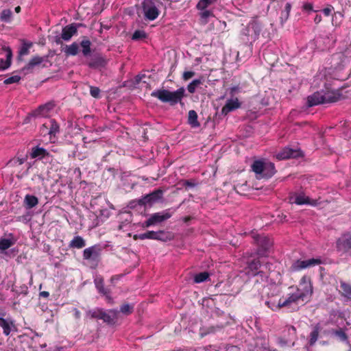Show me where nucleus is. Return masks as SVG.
Segmentation results:
<instances>
[{"instance_id":"f257e3e1","label":"nucleus","mask_w":351,"mask_h":351,"mask_svg":"<svg viewBox=\"0 0 351 351\" xmlns=\"http://www.w3.org/2000/svg\"><path fill=\"white\" fill-rule=\"evenodd\" d=\"M185 90L181 87L176 91L171 92L166 89H159L153 91L151 96L158 98L162 102L169 103L171 105H175L181 102L184 96Z\"/></svg>"},{"instance_id":"f03ea898","label":"nucleus","mask_w":351,"mask_h":351,"mask_svg":"<svg viewBox=\"0 0 351 351\" xmlns=\"http://www.w3.org/2000/svg\"><path fill=\"white\" fill-rule=\"evenodd\" d=\"M252 169L258 179L269 178L276 173L274 164L262 160H255L252 165Z\"/></svg>"},{"instance_id":"7ed1b4c3","label":"nucleus","mask_w":351,"mask_h":351,"mask_svg":"<svg viewBox=\"0 0 351 351\" xmlns=\"http://www.w3.org/2000/svg\"><path fill=\"white\" fill-rule=\"evenodd\" d=\"M134 239H154V240H158L161 241H168L173 239V234L171 232H165L164 230H159L157 232L154 231H148L147 232L136 234L134 236Z\"/></svg>"},{"instance_id":"20e7f679","label":"nucleus","mask_w":351,"mask_h":351,"mask_svg":"<svg viewBox=\"0 0 351 351\" xmlns=\"http://www.w3.org/2000/svg\"><path fill=\"white\" fill-rule=\"evenodd\" d=\"M313 291L311 288L310 289L309 292L307 291L304 293L301 291L300 289H298L296 292L289 295L287 298H286L284 301L281 300L277 304L276 308H281L282 307L289 306L293 303H297L299 300H304V298L306 296L308 293L311 295Z\"/></svg>"},{"instance_id":"39448f33","label":"nucleus","mask_w":351,"mask_h":351,"mask_svg":"<svg viewBox=\"0 0 351 351\" xmlns=\"http://www.w3.org/2000/svg\"><path fill=\"white\" fill-rule=\"evenodd\" d=\"M156 0H143L142 8L145 18L154 21L159 15V10L155 3Z\"/></svg>"},{"instance_id":"423d86ee","label":"nucleus","mask_w":351,"mask_h":351,"mask_svg":"<svg viewBox=\"0 0 351 351\" xmlns=\"http://www.w3.org/2000/svg\"><path fill=\"white\" fill-rule=\"evenodd\" d=\"M254 239L258 246L257 254L261 256H267L268 250L272 245V241L265 235H256Z\"/></svg>"},{"instance_id":"0eeeda50","label":"nucleus","mask_w":351,"mask_h":351,"mask_svg":"<svg viewBox=\"0 0 351 351\" xmlns=\"http://www.w3.org/2000/svg\"><path fill=\"white\" fill-rule=\"evenodd\" d=\"M162 195L163 191L158 189L138 199V204L140 206H152L154 203L162 199Z\"/></svg>"},{"instance_id":"6e6552de","label":"nucleus","mask_w":351,"mask_h":351,"mask_svg":"<svg viewBox=\"0 0 351 351\" xmlns=\"http://www.w3.org/2000/svg\"><path fill=\"white\" fill-rule=\"evenodd\" d=\"M338 252L351 255V232L342 234L336 243Z\"/></svg>"},{"instance_id":"1a4fd4ad","label":"nucleus","mask_w":351,"mask_h":351,"mask_svg":"<svg viewBox=\"0 0 351 351\" xmlns=\"http://www.w3.org/2000/svg\"><path fill=\"white\" fill-rule=\"evenodd\" d=\"M289 200L291 204H296L298 205L306 204L316 206L317 204V200L311 199L303 193H295L291 194L289 196Z\"/></svg>"},{"instance_id":"9d476101","label":"nucleus","mask_w":351,"mask_h":351,"mask_svg":"<svg viewBox=\"0 0 351 351\" xmlns=\"http://www.w3.org/2000/svg\"><path fill=\"white\" fill-rule=\"evenodd\" d=\"M262 30V25L258 21H252L248 24L245 29L243 34L250 37L252 40H255L258 38Z\"/></svg>"},{"instance_id":"9b49d317","label":"nucleus","mask_w":351,"mask_h":351,"mask_svg":"<svg viewBox=\"0 0 351 351\" xmlns=\"http://www.w3.org/2000/svg\"><path fill=\"white\" fill-rule=\"evenodd\" d=\"M322 263L320 258H310L308 260H298L292 265V269L294 271L300 270L307 267H311Z\"/></svg>"},{"instance_id":"f8f14e48","label":"nucleus","mask_w":351,"mask_h":351,"mask_svg":"<svg viewBox=\"0 0 351 351\" xmlns=\"http://www.w3.org/2000/svg\"><path fill=\"white\" fill-rule=\"evenodd\" d=\"M101 254V248L99 245H93L86 248L83 252V257L85 260H90L98 262Z\"/></svg>"},{"instance_id":"ddd939ff","label":"nucleus","mask_w":351,"mask_h":351,"mask_svg":"<svg viewBox=\"0 0 351 351\" xmlns=\"http://www.w3.org/2000/svg\"><path fill=\"white\" fill-rule=\"evenodd\" d=\"M171 215L169 213L161 214L156 213L152 215L144 223L145 227H149L152 225L162 222L171 217Z\"/></svg>"},{"instance_id":"4468645a","label":"nucleus","mask_w":351,"mask_h":351,"mask_svg":"<svg viewBox=\"0 0 351 351\" xmlns=\"http://www.w3.org/2000/svg\"><path fill=\"white\" fill-rule=\"evenodd\" d=\"M53 107L54 104L51 102L41 105L32 112L31 116L34 117H46L49 116L50 111Z\"/></svg>"},{"instance_id":"2eb2a0df","label":"nucleus","mask_w":351,"mask_h":351,"mask_svg":"<svg viewBox=\"0 0 351 351\" xmlns=\"http://www.w3.org/2000/svg\"><path fill=\"white\" fill-rule=\"evenodd\" d=\"M106 63V60L101 55L95 54L90 58L88 64L90 68L98 69L105 66Z\"/></svg>"},{"instance_id":"dca6fc26","label":"nucleus","mask_w":351,"mask_h":351,"mask_svg":"<svg viewBox=\"0 0 351 351\" xmlns=\"http://www.w3.org/2000/svg\"><path fill=\"white\" fill-rule=\"evenodd\" d=\"M298 156V151L289 147H285L276 154V158L278 160H285L290 158H297Z\"/></svg>"},{"instance_id":"f3484780","label":"nucleus","mask_w":351,"mask_h":351,"mask_svg":"<svg viewBox=\"0 0 351 351\" xmlns=\"http://www.w3.org/2000/svg\"><path fill=\"white\" fill-rule=\"evenodd\" d=\"M95 285L98 290V291L102 294L103 295L106 296V299L109 302H112V299L109 295L110 291L108 289H106L104 287V280L102 277H97L94 280Z\"/></svg>"},{"instance_id":"a211bd4d","label":"nucleus","mask_w":351,"mask_h":351,"mask_svg":"<svg viewBox=\"0 0 351 351\" xmlns=\"http://www.w3.org/2000/svg\"><path fill=\"white\" fill-rule=\"evenodd\" d=\"M241 107V103L237 98L230 99L226 101V104L221 109V113L224 115L228 114L230 112L238 109Z\"/></svg>"},{"instance_id":"6ab92c4d","label":"nucleus","mask_w":351,"mask_h":351,"mask_svg":"<svg viewBox=\"0 0 351 351\" xmlns=\"http://www.w3.org/2000/svg\"><path fill=\"white\" fill-rule=\"evenodd\" d=\"M119 311L117 310H110L108 313L103 310L101 319L108 324H112L117 319Z\"/></svg>"},{"instance_id":"aec40b11","label":"nucleus","mask_w":351,"mask_h":351,"mask_svg":"<svg viewBox=\"0 0 351 351\" xmlns=\"http://www.w3.org/2000/svg\"><path fill=\"white\" fill-rule=\"evenodd\" d=\"M324 104V95L319 92L314 93L307 97V106L312 107L319 104Z\"/></svg>"},{"instance_id":"412c9836","label":"nucleus","mask_w":351,"mask_h":351,"mask_svg":"<svg viewBox=\"0 0 351 351\" xmlns=\"http://www.w3.org/2000/svg\"><path fill=\"white\" fill-rule=\"evenodd\" d=\"M261 261L258 258H254L247 261V267L246 268V274L249 276H254L256 271H258V269L261 267Z\"/></svg>"},{"instance_id":"4be33fe9","label":"nucleus","mask_w":351,"mask_h":351,"mask_svg":"<svg viewBox=\"0 0 351 351\" xmlns=\"http://www.w3.org/2000/svg\"><path fill=\"white\" fill-rule=\"evenodd\" d=\"M3 49L6 53V60L0 59V71L5 70L10 67L12 57V52L9 47H4Z\"/></svg>"},{"instance_id":"5701e85b","label":"nucleus","mask_w":351,"mask_h":351,"mask_svg":"<svg viewBox=\"0 0 351 351\" xmlns=\"http://www.w3.org/2000/svg\"><path fill=\"white\" fill-rule=\"evenodd\" d=\"M0 327L3 328V334L8 336L14 327V322L11 319L0 317Z\"/></svg>"},{"instance_id":"b1692460","label":"nucleus","mask_w":351,"mask_h":351,"mask_svg":"<svg viewBox=\"0 0 351 351\" xmlns=\"http://www.w3.org/2000/svg\"><path fill=\"white\" fill-rule=\"evenodd\" d=\"M227 324L212 326L210 327L202 326L200 328V336L202 337L212 333H215L217 330H221Z\"/></svg>"},{"instance_id":"393cba45","label":"nucleus","mask_w":351,"mask_h":351,"mask_svg":"<svg viewBox=\"0 0 351 351\" xmlns=\"http://www.w3.org/2000/svg\"><path fill=\"white\" fill-rule=\"evenodd\" d=\"M38 204V198L32 195L27 194L24 198V206L26 208L30 209L35 207Z\"/></svg>"},{"instance_id":"a878e982","label":"nucleus","mask_w":351,"mask_h":351,"mask_svg":"<svg viewBox=\"0 0 351 351\" xmlns=\"http://www.w3.org/2000/svg\"><path fill=\"white\" fill-rule=\"evenodd\" d=\"M324 104L335 103L339 100L341 95L336 92H327L323 94Z\"/></svg>"},{"instance_id":"bb28decb","label":"nucleus","mask_w":351,"mask_h":351,"mask_svg":"<svg viewBox=\"0 0 351 351\" xmlns=\"http://www.w3.org/2000/svg\"><path fill=\"white\" fill-rule=\"evenodd\" d=\"M197 114L193 110H189L188 115V123L193 128H196L200 126V123L197 120Z\"/></svg>"},{"instance_id":"cd10ccee","label":"nucleus","mask_w":351,"mask_h":351,"mask_svg":"<svg viewBox=\"0 0 351 351\" xmlns=\"http://www.w3.org/2000/svg\"><path fill=\"white\" fill-rule=\"evenodd\" d=\"M86 245L85 240L80 236H76L71 241L69 247L71 248L82 249Z\"/></svg>"},{"instance_id":"c85d7f7f","label":"nucleus","mask_w":351,"mask_h":351,"mask_svg":"<svg viewBox=\"0 0 351 351\" xmlns=\"http://www.w3.org/2000/svg\"><path fill=\"white\" fill-rule=\"evenodd\" d=\"M15 240L12 237L2 238L0 239V250H5L12 246Z\"/></svg>"},{"instance_id":"c756f323","label":"nucleus","mask_w":351,"mask_h":351,"mask_svg":"<svg viewBox=\"0 0 351 351\" xmlns=\"http://www.w3.org/2000/svg\"><path fill=\"white\" fill-rule=\"evenodd\" d=\"M47 154V150L43 147H35L32 148V152H31V157L32 158H43L45 155Z\"/></svg>"},{"instance_id":"7c9ffc66","label":"nucleus","mask_w":351,"mask_h":351,"mask_svg":"<svg viewBox=\"0 0 351 351\" xmlns=\"http://www.w3.org/2000/svg\"><path fill=\"white\" fill-rule=\"evenodd\" d=\"M340 292L344 297L351 299V286L345 282H340Z\"/></svg>"},{"instance_id":"2f4dec72","label":"nucleus","mask_w":351,"mask_h":351,"mask_svg":"<svg viewBox=\"0 0 351 351\" xmlns=\"http://www.w3.org/2000/svg\"><path fill=\"white\" fill-rule=\"evenodd\" d=\"M12 18V12L10 9H4L0 13V20L4 23H10Z\"/></svg>"},{"instance_id":"473e14b6","label":"nucleus","mask_w":351,"mask_h":351,"mask_svg":"<svg viewBox=\"0 0 351 351\" xmlns=\"http://www.w3.org/2000/svg\"><path fill=\"white\" fill-rule=\"evenodd\" d=\"M47 59L46 57L34 56L29 62L27 69H32L35 66L40 64Z\"/></svg>"},{"instance_id":"72a5a7b5","label":"nucleus","mask_w":351,"mask_h":351,"mask_svg":"<svg viewBox=\"0 0 351 351\" xmlns=\"http://www.w3.org/2000/svg\"><path fill=\"white\" fill-rule=\"evenodd\" d=\"M32 43L23 40L22 43V45L19 50V55L21 56L27 55L29 52V49L32 47Z\"/></svg>"},{"instance_id":"f704fd0d","label":"nucleus","mask_w":351,"mask_h":351,"mask_svg":"<svg viewBox=\"0 0 351 351\" xmlns=\"http://www.w3.org/2000/svg\"><path fill=\"white\" fill-rule=\"evenodd\" d=\"M217 0H199L197 4V8L199 10H204L208 6L214 4Z\"/></svg>"},{"instance_id":"c9c22d12","label":"nucleus","mask_w":351,"mask_h":351,"mask_svg":"<svg viewBox=\"0 0 351 351\" xmlns=\"http://www.w3.org/2000/svg\"><path fill=\"white\" fill-rule=\"evenodd\" d=\"M102 311H103V309H101V308H96V309L90 310L86 313V316L90 319H101Z\"/></svg>"},{"instance_id":"e433bc0d","label":"nucleus","mask_w":351,"mask_h":351,"mask_svg":"<svg viewBox=\"0 0 351 351\" xmlns=\"http://www.w3.org/2000/svg\"><path fill=\"white\" fill-rule=\"evenodd\" d=\"M80 23H72L67 26V40H69L77 32V27L81 26Z\"/></svg>"},{"instance_id":"4c0bfd02","label":"nucleus","mask_w":351,"mask_h":351,"mask_svg":"<svg viewBox=\"0 0 351 351\" xmlns=\"http://www.w3.org/2000/svg\"><path fill=\"white\" fill-rule=\"evenodd\" d=\"M202 84V79H195L193 80L187 86V90L190 93H194L197 86Z\"/></svg>"},{"instance_id":"58836bf2","label":"nucleus","mask_w":351,"mask_h":351,"mask_svg":"<svg viewBox=\"0 0 351 351\" xmlns=\"http://www.w3.org/2000/svg\"><path fill=\"white\" fill-rule=\"evenodd\" d=\"M291 9V4L290 3H287L285 5V9L281 13V23H283L285 21L287 20L289 16V13Z\"/></svg>"},{"instance_id":"ea45409f","label":"nucleus","mask_w":351,"mask_h":351,"mask_svg":"<svg viewBox=\"0 0 351 351\" xmlns=\"http://www.w3.org/2000/svg\"><path fill=\"white\" fill-rule=\"evenodd\" d=\"M319 326H316L313 330L311 332V335H310V341H309V344L311 346H313L317 340L318 339V336H319Z\"/></svg>"},{"instance_id":"a19ab883","label":"nucleus","mask_w":351,"mask_h":351,"mask_svg":"<svg viewBox=\"0 0 351 351\" xmlns=\"http://www.w3.org/2000/svg\"><path fill=\"white\" fill-rule=\"evenodd\" d=\"M81 46L82 47V53L84 56H88L90 52V42L88 40H82Z\"/></svg>"},{"instance_id":"79ce46f5","label":"nucleus","mask_w":351,"mask_h":351,"mask_svg":"<svg viewBox=\"0 0 351 351\" xmlns=\"http://www.w3.org/2000/svg\"><path fill=\"white\" fill-rule=\"evenodd\" d=\"M209 277V274L208 272H201L197 275H195L194 278V281L196 283H200L204 282Z\"/></svg>"},{"instance_id":"37998d69","label":"nucleus","mask_w":351,"mask_h":351,"mask_svg":"<svg viewBox=\"0 0 351 351\" xmlns=\"http://www.w3.org/2000/svg\"><path fill=\"white\" fill-rule=\"evenodd\" d=\"M78 51L79 45L75 43H73L69 47H67V54L75 56L77 53Z\"/></svg>"},{"instance_id":"c03bdc74","label":"nucleus","mask_w":351,"mask_h":351,"mask_svg":"<svg viewBox=\"0 0 351 351\" xmlns=\"http://www.w3.org/2000/svg\"><path fill=\"white\" fill-rule=\"evenodd\" d=\"M120 311L123 314H131L133 311V306L128 304H123L121 306Z\"/></svg>"},{"instance_id":"a18cd8bd","label":"nucleus","mask_w":351,"mask_h":351,"mask_svg":"<svg viewBox=\"0 0 351 351\" xmlns=\"http://www.w3.org/2000/svg\"><path fill=\"white\" fill-rule=\"evenodd\" d=\"M146 37V34L143 31L136 30L134 32L132 38L133 40H139L142 38H145Z\"/></svg>"},{"instance_id":"49530a36","label":"nucleus","mask_w":351,"mask_h":351,"mask_svg":"<svg viewBox=\"0 0 351 351\" xmlns=\"http://www.w3.org/2000/svg\"><path fill=\"white\" fill-rule=\"evenodd\" d=\"M49 123L51 125L50 130H49V134L55 135L56 133L57 132H58L59 125L53 120H50Z\"/></svg>"},{"instance_id":"de8ad7c7","label":"nucleus","mask_w":351,"mask_h":351,"mask_svg":"<svg viewBox=\"0 0 351 351\" xmlns=\"http://www.w3.org/2000/svg\"><path fill=\"white\" fill-rule=\"evenodd\" d=\"M21 77L19 75H13L10 77L4 80V83L5 84H10L14 83H17L20 81Z\"/></svg>"},{"instance_id":"09e8293b","label":"nucleus","mask_w":351,"mask_h":351,"mask_svg":"<svg viewBox=\"0 0 351 351\" xmlns=\"http://www.w3.org/2000/svg\"><path fill=\"white\" fill-rule=\"evenodd\" d=\"M25 160V158H14V159H12L10 160L8 165H10V166H14V165H22L24 163Z\"/></svg>"},{"instance_id":"8fccbe9b","label":"nucleus","mask_w":351,"mask_h":351,"mask_svg":"<svg viewBox=\"0 0 351 351\" xmlns=\"http://www.w3.org/2000/svg\"><path fill=\"white\" fill-rule=\"evenodd\" d=\"M254 276L260 278V279L256 280V282H265L267 279V276L263 271H256Z\"/></svg>"},{"instance_id":"3c124183","label":"nucleus","mask_w":351,"mask_h":351,"mask_svg":"<svg viewBox=\"0 0 351 351\" xmlns=\"http://www.w3.org/2000/svg\"><path fill=\"white\" fill-rule=\"evenodd\" d=\"M180 184H182V186L186 187H194L197 186V183L195 181L189 180H183L180 181Z\"/></svg>"},{"instance_id":"603ef678","label":"nucleus","mask_w":351,"mask_h":351,"mask_svg":"<svg viewBox=\"0 0 351 351\" xmlns=\"http://www.w3.org/2000/svg\"><path fill=\"white\" fill-rule=\"evenodd\" d=\"M90 93L92 97L97 98L99 96L100 89L96 86H90Z\"/></svg>"},{"instance_id":"864d4df0","label":"nucleus","mask_w":351,"mask_h":351,"mask_svg":"<svg viewBox=\"0 0 351 351\" xmlns=\"http://www.w3.org/2000/svg\"><path fill=\"white\" fill-rule=\"evenodd\" d=\"M195 75V72L193 71H185L183 73L182 77L184 80H188L193 77Z\"/></svg>"},{"instance_id":"5fc2aeb1","label":"nucleus","mask_w":351,"mask_h":351,"mask_svg":"<svg viewBox=\"0 0 351 351\" xmlns=\"http://www.w3.org/2000/svg\"><path fill=\"white\" fill-rule=\"evenodd\" d=\"M335 334L341 339V340H346L347 339V335L342 330H339L335 332Z\"/></svg>"},{"instance_id":"6e6d98bb","label":"nucleus","mask_w":351,"mask_h":351,"mask_svg":"<svg viewBox=\"0 0 351 351\" xmlns=\"http://www.w3.org/2000/svg\"><path fill=\"white\" fill-rule=\"evenodd\" d=\"M202 11L203 12L201 13V17L202 19H206L207 18H208L209 16H210L213 14L212 12L210 10H207L205 9Z\"/></svg>"},{"instance_id":"4d7b16f0","label":"nucleus","mask_w":351,"mask_h":351,"mask_svg":"<svg viewBox=\"0 0 351 351\" xmlns=\"http://www.w3.org/2000/svg\"><path fill=\"white\" fill-rule=\"evenodd\" d=\"M265 304L269 308H271V310L274 311V310H276V306L277 304H276L275 302H272L271 301H266L265 302Z\"/></svg>"},{"instance_id":"13d9d810","label":"nucleus","mask_w":351,"mask_h":351,"mask_svg":"<svg viewBox=\"0 0 351 351\" xmlns=\"http://www.w3.org/2000/svg\"><path fill=\"white\" fill-rule=\"evenodd\" d=\"M332 9V6L329 5L328 7L324 8L322 11L326 16H329L331 14Z\"/></svg>"},{"instance_id":"bf43d9fd","label":"nucleus","mask_w":351,"mask_h":351,"mask_svg":"<svg viewBox=\"0 0 351 351\" xmlns=\"http://www.w3.org/2000/svg\"><path fill=\"white\" fill-rule=\"evenodd\" d=\"M313 4L311 3H306L303 5V9L306 11L313 10Z\"/></svg>"},{"instance_id":"052dcab7","label":"nucleus","mask_w":351,"mask_h":351,"mask_svg":"<svg viewBox=\"0 0 351 351\" xmlns=\"http://www.w3.org/2000/svg\"><path fill=\"white\" fill-rule=\"evenodd\" d=\"M314 21L317 24L320 23L322 21V16L320 15H316L314 19Z\"/></svg>"},{"instance_id":"680f3d73","label":"nucleus","mask_w":351,"mask_h":351,"mask_svg":"<svg viewBox=\"0 0 351 351\" xmlns=\"http://www.w3.org/2000/svg\"><path fill=\"white\" fill-rule=\"evenodd\" d=\"M61 38L66 40V27H63L62 29Z\"/></svg>"},{"instance_id":"e2e57ef3","label":"nucleus","mask_w":351,"mask_h":351,"mask_svg":"<svg viewBox=\"0 0 351 351\" xmlns=\"http://www.w3.org/2000/svg\"><path fill=\"white\" fill-rule=\"evenodd\" d=\"M49 293L47 291H41L40 293V296L43 297V298H47V297H49Z\"/></svg>"},{"instance_id":"0e129e2a","label":"nucleus","mask_w":351,"mask_h":351,"mask_svg":"<svg viewBox=\"0 0 351 351\" xmlns=\"http://www.w3.org/2000/svg\"><path fill=\"white\" fill-rule=\"evenodd\" d=\"M143 76H144V75H143ZM141 78H142V76H141V75H137V76L136 77V82L138 84V83L141 82Z\"/></svg>"},{"instance_id":"69168bd1","label":"nucleus","mask_w":351,"mask_h":351,"mask_svg":"<svg viewBox=\"0 0 351 351\" xmlns=\"http://www.w3.org/2000/svg\"><path fill=\"white\" fill-rule=\"evenodd\" d=\"M237 87H232L230 88V93L233 95L235 91H237Z\"/></svg>"},{"instance_id":"338daca9","label":"nucleus","mask_w":351,"mask_h":351,"mask_svg":"<svg viewBox=\"0 0 351 351\" xmlns=\"http://www.w3.org/2000/svg\"><path fill=\"white\" fill-rule=\"evenodd\" d=\"M190 220H191V217H185L183 218V221L185 223L188 222Z\"/></svg>"},{"instance_id":"774afa93","label":"nucleus","mask_w":351,"mask_h":351,"mask_svg":"<svg viewBox=\"0 0 351 351\" xmlns=\"http://www.w3.org/2000/svg\"><path fill=\"white\" fill-rule=\"evenodd\" d=\"M20 11H21V7L20 6H17V7L15 8V12L16 13L20 12Z\"/></svg>"}]
</instances>
